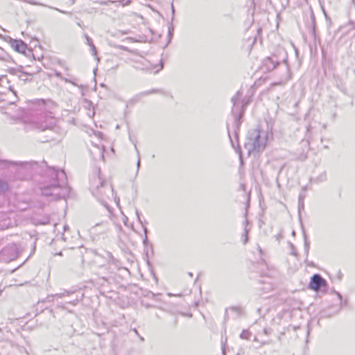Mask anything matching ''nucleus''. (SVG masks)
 Instances as JSON below:
<instances>
[{"label": "nucleus", "mask_w": 355, "mask_h": 355, "mask_svg": "<svg viewBox=\"0 0 355 355\" xmlns=\"http://www.w3.org/2000/svg\"><path fill=\"white\" fill-rule=\"evenodd\" d=\"M48 173L55 182L42 187V194L53 199L65 198L69 193V189L64 186L66 174L64 171L51 168L48 169Z\"/></svg>", "instance_id": "f257e3e1"}, {"label": "nucleus", "mask_w": 355, "mask_h": 355, "mask_svg": "<svg viewBox=\"0 0 355 355\" xmlns=\"http://www.w3.org/2000/svg\"><path fill=\"white\" fill-rule=\"evenodd\" d=\"M249 141L245 144V147L248 149V153L257 151L259 152L264 149L266 145L267 137L263 132L258 130H254L248 138Z\"/></svg>", "instance_id": "f03ea898"}, {"label": "nucleus", "mask_w": 355, "mask_h": 355, "mask_svg": "<svg viewBox=\"0 0 355 355\" xmlns=\"http://www.w3.org/2000/svg\"><path fill=\"white\" fill-rule=\"evenodd\" d=\"M90 188L94 196L101 200H105V196L113 193L112 185L102 180L101 178L94 176L90 182Z\"/></svg>", "instance_id": "7ed1b4c3"}, {"label": "nucleus", "mask_w": 355, "mask_h": 355, "mask_svg": "<svg viewBox=\"0 0 355 355\" xmlns=\"http://www.w3.org/2000/svg\"><path fill=\"white\" fill-rule=\"evenodd\" d=\"M31 123L34 128L40 130L51 129L55 124V119L51 112L44 113Z\"/></svg>", "instance_id": "20e7f679"}, {"label": "nucleus", "mask_w": 355, "mask_h": 355, "mask_svg": "<svg viewBox=\"0 0 355 355\" xmlns=\"http://www.w3.org/2000/svg\"><path fill=\"white\" fill-rule=\"evenodd\" d=\"M2 162L17 166V173L19 178H25V176L31 174L32 171L37 166V163L34 162H10L8 161H2Z\"/></svg>", "instance_id": "39448f33"}, {"label": "nucleus", "mask_w": 355, "mask_h": 355, "mask_svg": "<svg viewBox=\"0 0 355 355\" xmlns=\"http://www.w3.org/2000/svg\"><path fill=\"white\" fill-rule=\"evenodd\" d=\"M242 94L239 91L235 96L232 98V101L234 103L232 108V114L234 116V120L236 127H239L240 122L239 120L243 114V105H241L239 103V98Z\"/></svg>", "instance_id": "423d86ee"}, {"label": "nucleus", "mask_w": 355, "mask_h": 355, "mask_svg": "<svg viewBox=\"0 0 355 355\" xmlns=\"http://www.w3.org/2000/svg\"><path fill=\"white\" fill-rule=\"evenodd\" d=\"M325 280L320 275L315 274L311 277L309 287L314 291H318L322 286L325 285Z\"/></svg>", "instance_id": "0eeeda50"}, {"label": "nucleus", "mask_w": 355, "mask_h": 355, "mask_svg": "<svg viewBox=\"0 0 355 355\" xmlns=\"http://www.w3.org/2000/svg\"><path fill=\"white\" fill-rule=\"evenodd\" d=\"M279 64L276 58L268 57L263 61V65L268 71H272Z\"/></svg>", "instance_id": "6e6552de"}, {"label": "nucleus", "mask_w": 355, "mask_h": 355, "mask_svg": "<svg viewBox=\"0 0 355 355\" xmlns=\"http://www.w3.org/2000/svg\"><path fill=\"white\" fill-rule=\"evenodd\" d=\"M12 47L19 53H24L27 46L26 44L21 40H12L11 42Z\"/></svg>", "instance_id": "1a4fd4ad"}, {"label": "nucleus", "mask_w": 355, "mask_h": 355, "mask_svg": "<svg viewBox=\"0 0 355 355\" xmlns=\"http://www.w3.org/2000/svg\"><path fill=\"white\" fill-rule=\"evenodd\" d=\"M91 153L94 155V158L96 159H104V149L96 146H94V150H91Z\"/></svg>", "instance_id": "9d476101"}, {"label": "nucleus", "mask_w": 355, "mask_h": 355, "mask_svg": "<svg viewBox=\"0 0 355 355\" xmlns=\"http://www.w3.org/2000/svg\"><path fill=\"white\" fill-rule=\"evenodd\" d=\"M245 227H244V233L242 235L243 241V243L245 244L248 241V233L250 232V228L248 227V221L247 219H245L244 222Z\"/></svg>", "instance_id": "9b49d317"}, {"label": "nucleus", "mask_w": 355, "mask_h": 355, "mask_svg": "<svg viewBox=\"0 0 355 355\" xmlns=\"http://www.w3.org/2000/svg\"><path fill=\"white\" fill-rule=\"evenodd\" d=\"M9 186L8 183L2 180H0V193H3L8 191Z\"/></svg>", "instance_id": "f8f14e48"}, {"label": "nucleus", "mask_w": 355, "mask_h": 355, "mask_svg": "<svg viewBox=\"0 0 355 355\" xmlns=\"http://www.w3.org/2000/svg\"><path fill=\"white\" fill-rule=\"evenodd\" d=\"M250 333L248 330H243L240 335V337L243 339H249Z\"/></svg>", "instance_id": "ddd939ff"}, {"label": "nucleus", "mask_w": 355, "mask_h": 355, "mask_svg": "<svg viewBox=\"0 0 355 355\" xmlns=\"http://www.w3.org/2000/svg\"><path fill=\"white\" fill-rule=\"evenodd\" d=\"M73 293V291H65L64 293H58L55 296L58 297L59 298H61V297H62L64 295H69L72 294Z\"/></svg>", "instance_id": "4468645a"}, {"label": "nucleus", "mask_w": 355, "mask_h": 355, "mask_svg": "<svg viewBox=\"0 0 355 355\" xmlns=\"http://www.w3.org/2000/svg\"><path fill=\"white\" fill-rule=\"evenodd\" d=\"M230 310L236 312L238 315H240L242 312V310L240 307L238 306H233L230 308Z\"/></svg>", "instance_id": "2eb2a0df"}, {"label": "nucleus", "mask_w": 355, "mask_h": 355, "mask_svg": "<svg viewBox=\"0 0 355 355\" xmlns=\"http://www.w3.org/2000/svg\"><path fill=\"white\" fill-rule=\"evenodd\" d=\"M150 93H151V92H146L141 93V94H140L137 95V96H135V98H133V99H132V101H135H135H138V100H139V98L141 96H144V95H148V94H150Z\"/></svg>", "instance_id": "dca6fc26"}, {"label": "nucleus", "mask_w": 355, "mask_h": 355, "mask_svg": "<svg viewBox=\"0 0 355 355\" xmlns=\"http://www.w3.org/2000/svg\"><path fill=\"white\" fill-rule=\"evenodd\" d=\"M85 37L86 39L87 44H88L89 46L93 44L92 40L87 34H85Z\"/></svg>", "instance_id": "f3484780"}, {"label": "nucleus", "mask_w": 355, "mask_h": 355, "mask_svg": "<svg viewBox=\"0 0 355 355\" xmlns=\"http://www.w3.org/2000/svg\"><path fill=\"white\" fill-rule=\"evenodd\" d=\"M89 46L91 47V50L92 51L93 55H96L97 52H96V49L94 44H93Z\"/></svg>", "instance_id": "a211bd4d"}, {"label": "nucleus", "mask_w": 355, "mask_h": 355, "mask_svg": "<svg viewBox=\"0 0 355 355\" xmlns=\"http://www.w3.org/2000/svg\"><path fill=\"white\" fill-rule=\"evenodd\" d=\"M9 119H10L12 121H13V122H17V121H18L19 120V118L15 117V116H9Z\"/></svg>", "instance_id": "6ab92c4d"}, {"label": "nucleus", "mask_w": 355, "mask_h": 355, "mask_svg": "<svg viewBox=\"0 0 355 355\" xmlns=\"http://www.w3.org/2000/svg\"><path fill=\"white\" fill-rule=\"evenodd\" d=\"M270 332H271V329H270L265 328V329H263V333H264V334H266V335H268V334H270Z\"/></svg>", "instance_id": "aec40b11"}, {"label": "nucleus", "mask_w": 355, "mask_h": 355, "mask_svg": "<svg viewBox=\"0 0 355 355\" xmlns=\"http://www.w3.org/2000/svg\"><path fill=\"white\" fill-rule=\"evenodd\" d=\"M311 125H308L306 126V131H307L308 132H309L311 131Z\"/></svg>", "instance_id": "412c9836"}, {"label": "nucleus", "mask_w": 355, "mask_h": 355, "mask_svg": "<svg viewBox=\"0 0 355 355\" xmlns=\"http://www.w3.org/2000/svg\"><path fill=\"white\" fill-rule=\"evenodd\" d=\"M131 3V0H126L125 3H124L123 5L126 6L129 5Z\"/></svg>", "instance_id": "4be33fe9"}, {"label": "nucleus", "mask_w": 355, "mask_h": 355, "mask_svg": "<svg viewBox=\"0 0 355 355\" xmlns=\"http://www.w3.org/2000/svg\"><path fill=\"white\" fill-rule=\"evenodd\" d=\"M305 246L306 248V251L308 252L309 248V244L308 243V242L306 241H305Z\"/></svg>", "instance_id": "5701e85b"}, {"label": "nucleus", "mask_w": 355, "mask_h": 355, "mask_svg": "<svg viewBox=\"0 0 355 355\" xmlns=\"http://www.w3.org/2000/svg\"><path fill=\"white\" fill-rule=\"evenodd\" d=\"M137 170H139V168L140 167V159L139 158L137 161Z\"/></svg>", "instance_id": "b1692460"}, {"label": "nucleus", "mask_w": 355, "mask_h": 355, "mask_svg": "<svg viewBox=\"0 0 355 355\" xmlns=\"http://www.w3.org/2000/svg\"><path fill=\"white\" fill-rule=\"evenodd\" d=\"M10 72L11 73H12V74H15V72H16V70H15V69H10Z\"/></svg>", "instance_id": "393cba45"}, {"label": "nucleus", "mask_w": 355, "mask_h": 355, "mask_svg": "<svg viewBox=\"0 0 355 355\" xmlns=\"http://www.w3.org/2000/svg\"><path fill=\"white\" fill-rule=\"evenodd\" d=\"M55 10H58V11H59V12H60L65 13V12H64V11L61 10H59V9H58V8H55Z\"/></svg>", "instance_id": "a878e982"}, {"label": "nucleus", "mask_w": 355, "mask_h": 355, "mask_svg": "<svg viewBox=\"0 0 355 355\" xmlns=\"http://www.w3.org/2000/svg\"><path fill=\"white\" fill-rule=\"evenodd\" d=\"M171 31H173V28H168V33H169L170 35L171 34Z\"/></svg>", "instance_id": "bb28decb"}, {"label": "nucleus", "mask_w": 355, "mask_h": 355, "mask_svg": "<svg viewBox=\"0 0 355 355\" xmlns=\"http://www.w3.org/2000/svg\"><path fill=\"white\" fill-rule=\"evenodd\" d=\"M77 301H78V300H76V301H73V302H71V303H72L73 305H75V304H76V302H77Z\"/></svg>", "instance_id": "cd10ccee"}, {"label": "nucleus", "mask_w": 355, "mask_h": 355, "mask_svg": "<svg viewBox=\"0 0 355 355\" xmlns=\"http://www.w3.org/2000/svg\"><path fill=\"white\" fill-rule=\"evenodd\" d=\"M120 49H123V50H125V48L124 46H120Z\"/></svg>", "instance_id": "c85d7f7f"}, {"label": "nucleus", "mask_w": 355, "mask_h": 355, "mask_svg": "<svg viewBox=\"0 0 355 355\" xmlns=\"http://www.w3.org/2000/svg\"><path fill=\"white\" fill-rule=\"evenodd\" d=\"M189 276H191V277H192V276H193V275H192V273H191V272H189Z\"/></svg>", "instance_id": "c756f323"}, {"label": "nucleus", "mask_w": 355, "mask_h": 355, "mask_svg": "<svg viewBox=\"0 0 355 355\" xmlns=\"http://www.w3.org/2000/svg\"><path fill=\"white\" fill-rule=\"evenodd\" d=\"M259 250L260 252H261V249L260 248V247L259 246Z\"/></svg>", "instance_id": "7c9ffc66"}, {"label": "nucleus", "mask_w": 355, "mask_h": 355, "mask_svg": "<svg viewBox=\"0 0 355 355\" xmlns=\"http://www.w3.org/2000/svg\"><path fill=\"white\" fill-rule=\"evenodd\" d=\"M135 332L138 334L137 330L135 329Z\"/></svg>", "instance_id": "2f4dec72"}, {"label": "nucleus", "mask_w": 355, "mask_h": 355, "mask_svg": "<svg viewBox=\"0 0 355 355\" xmlns=\"http://www.w3.org/2000/svg\"><path fill=\"white\" fill-rule=\"evenodd\" d=\"M57 76H60V73H56Z\"/></svg>", "instance_id": "473e14b6"}, {"label": "nucleus", "mask_w": 355, "mask_h": 355, "mask_svg": "<svg viewBox=\"0 0 355 355\" xmlns=\"http://www.w3.org/2000/svg\"><path fill=\"white\" fill-rule=\"evenodd\" d=\"M140 340H144V338L142 337H140Z\"/></svg>", "instance_id": "72a5a7b5"}]
</instances>
